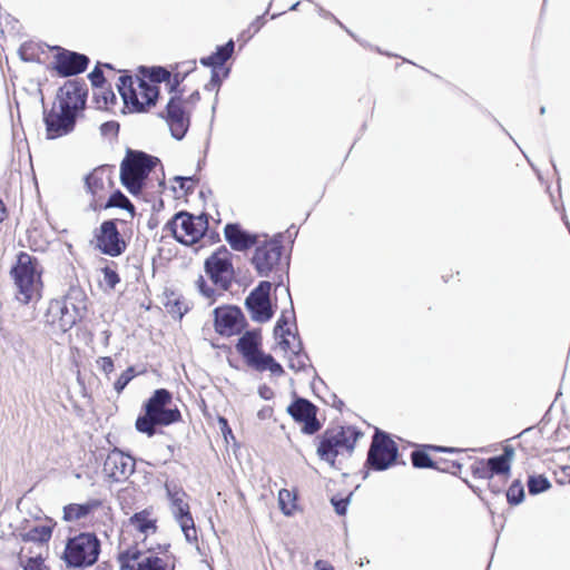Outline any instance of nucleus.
<instances>
[{
  "label": "nucleus",
  "mask_w": 570,
  "mask_h": 570,
  "mask_svg": "<svg viewBox=\"0 0 570 570\" xmlns=\"http://www.w3.org/2000/svg\"><path fill=\"white\" fill-rule=\"evenodd\" d=\"M101 542L94 532H80L66 542L61 559L68 568L86 569L100 556Z\"/></svg>",
  "instance_id": "10"
},
{
  "label": "nucleus",
  "mask_w": 570,
  "mask_h": 570,
  "mask_svg": "<svg viewBox=\"0 0 570 570\" xmlns=\"http://www.w3.org/2000/svg\"><path fill=\"white\" fill-rule=\"evenodd\" d=\"M43 268L35 256L19 252L10 268V276L16 287L14 297L23 305L37 303L42 297Z\"/></svg>",
  "instance_id": "3"
},
{
  "label": "nucleus",
  "mask_w": 570,
  "mask_h": 570,
  "mask_svg": "<svg viewBox=\"0 0 570 570\" xmlns=\"http://www.w3.org/2000/svg\"><path fill=\"white\" fill-rule=\"evenodd\" d=\"M471 473L474 479H491V473H489L485 459H475L474 462L471 464Z\"/></svg>",
  "instance_id": "38"
},
{
  "label": "nucleus",
  "mask_w": 570,
  "mask_h": 570,
  "mask_svg": "<svg viewBox=\"0 0 570 570\" xmlns=\"http://www.w3.org/2000/svg\"><path fill=\"white\" fill-rule=\"evenodd\" d=\"M128 525L144 535V540L158 531V518L151 508L134 513L128 519Z\"/></svg>",
  "instance_id": "27"
},
{
  "label": "nucleus",
  "mask_w": 570,
  "mask_h": 570,
  "mask_svg": "<svg viewBox=\"0 0 570 570\" xmlns=\"http://www.w3.org/2000/svg\"><path fill=\"white\" fill-rule=\"evenodd\" d=\"M364 433L354 425L326 429L320 436L316 453L322 461L335 468L340 458H351Z\"/></svg>",
  "instance_id": "6"
},
{
  "label": "nucleus",
  "mask_w": 570,
  "mask_h": 570,
  "mask_svg": "<svg viewBox=\"0 0 570 570\" xmlns=\"http://www.w3.org/2000/svg\"><path fill=\"white\" fill-rule=\"evenodd\" d=\"M135 466L136 461L131 455L124 453L119 449H114L108 453L104 462V472L112 481L120 482L135 471Z\"/></svg>",
  "instance_id": "21"
},
{
  "label": "nucleus",
  "mask_w": 570,
  "mask_h": 570,
  "mask_svg": "<svg viewBox=\"0 0 570 570\" xmlns=\"http://www.w3.org/2000/svg\"><path fill=\"white\" fill-rule=\"evenodd\" d=\"M188 73V71H186L184 75H181L180 72H175L171 77H170V92L176 94L177 91L181 92V95L184 94V90L183 89H179V85L183 82V80L185 79L186 75Z\"/></svg>",
  "instance_id": "49"
},
{
  "label": "nucleus",
  "mask_w": 570,
  "mask_h": 570,
  "mask_svg": "<svg viewBox=\"0 0 570 570\" xmlns=\"http://www.w3.org/2000/svg\"><path fill=\"white\" fill-rule=\"evenodd\" d=\"M254 247L255 250L252 257V264L258 275L268 276L269 273L279 267L285 253L283 236L281 234L272 238H265L264 240L258 238Z\"/></svg>",
  "instance_id": "14"
},
{
  "label": "nucleus",
  "mask_w": 570,
  "mask_h": 570,
  "mask_svg": "<svg viewBox=\"0 0 570 570\" xmlns=\"http://www.w3.org/2000/svg\"><path fill=\"white\" fill-rule=\"evenodd\" d=\"M247 323L240 308L224 305L214 309L215 331L226 337L242 334Z\"/></svg>",
  "instance_id": "17"
},
{
  "label": "nucleus",
  "mask_w": 570,
  "mask_h": 570,
  "mask_svg": "<svg viewBox=\"0 0 570 570\" xmlns=\"http://www.w3.org/2000/svg\"><path fill=\"white\" fill-rule=\"evenodd\" d=\"M24 549H26L24 547L21 548L20 554L23 553Z\"/></svg>",
  "instance_id": "64"
},
{
  "label": "nucleus",
  "mask_w": 570,
  "mask_h": 570,
  "mask_svg": "<svg viewBox=\"0 0 570 570\" xmlns=\"http://www.w3.org/2000/svg\"><path fill=\"white\" fill-rule=\"evenodd\" d=\"M102 501L90 499L85 503H70L63 507V520L73 522L87 518L101 508Z\"/></svg>",
  "instance_id": "28"
},
{
  "label": "nucleus",
  "mask_w": 570,
  "mask_h": 570,
  "mask_svg": "<svg viewBox=\"0 0 570 570\" xmlns=\"http://www.w3.org/2000/svg\"><path fill=\"white\" fill-rule=\"evenodd\" d=\"M563 473L569 476V483H570V465L563 468Z\"/></svg>",
  "instance_id": "59"
},
{
  "label": "nucleus",
  "mask_w": 570,
  "mask_h": 570,
  "mask_svg": "<svg viewBox=\"0 0 570 570\" xmlns=\"http://www.w3.org/2000/svg\"><path fill=\"white\" fill-rule=\"evenodd\" d=\"M562 219H563V222H564V224H566V226H567V228L569 229V233H570V223L568 222L567 216L563 215Z\"/></svg>",
  "instance_id": "61"
},
{
  "label": "nucleus",
  "mask_w": 570,
  "mask_h": 570,
  "mask_svg": "<svg viewBox=\"0 0 570 570\" xmlns=\"http://www.w3.org/2000/svg\"><path fill=\"white\" fill-rule=\"evenodd\" d=\"M524 497L523 487L519 481L512 482L507 491L508 502L511 504H518Z\"/></svg>",
  "instance_id": "39"
},
{
  "label": "nucleus",
  "mask_w": 570,
  "mask_h": 570,
  "mask_svg": "<svg viewBox=\"0 0 570 570\" xmlns=\"http://www.w3.org/2000/svg\"><path fill=\"white\" fill-rule=\"evenodd\" d=\"M235 348L248 367L257 372L269 371L277 376L284 374L283 366L263 351V336L259 330L243 333Z\"/></svg>",
  "instance_id": "9"
},
{
  "label": "nucleus",
  "mask_w": 570,
  "mask_h": 570,
  "mask_svg": "<svg viewBox=\"0 0 570 570\" xmlns=\"http://www.w3.org/2000/svg\"><path fill=\"white\" fill-rule=\"evenodd\" d=\"M264 20L262 17H257L248 27L246 31L242 33V38L244 41H247L250 39L255 33L259 31V29L263 27Z\"/></svg>",
  "instance_id": "44"
},
{
  "label": "nucleus",
  "mask_w": 570,
  "mask_h": 570,
  "mask_svg": "<svg viewBox=\"0 0 570 570\" xmlns=\"http://www.w3.org/2000/svg\"><path fill=\"white\" fill-rule=\"evenodd\" d=\"M90 208L95 212L107 210L110 208H120L128 213L129 219L134 220L136 216V207L130 199L120 190L112 189L106 198L99 204H90Z\"/></svg>",
  "instance_id": "26"
},
{
  "label": "nucleus",
  "mask_w": 570,
  "mask_h": 570,
  "mask_svg": "<svg viewBox=\"0 0 570 570\" xmlns=\"http://www.w3.org/2000/svg\"><path fill=\"white\" fill-rule=\"evenodd\" d=\"M218 423H219L220 430H222V432L224 433L225 436H226V433H232V429L228 425L227 419L220 416L218 419Z\"/></svg>",
  "instance_id": "54"
},
{
  "label": "nucleus",
  "mask_w": 570,
  "mask_h": 570,
  "mask_svg": "<svg viewBox=\"0 0 570 570\" xmlns=\"http://www.w3.org/2000/svg\"><path fill=\"white\" fill-rule=\"evenodd\" d=\"M534 475H529L528 478V491L530 494H534Z\"/></svg>",
  "instance_id": "56"
},
{
  "label": "nucleus",
  "mask_w": 570,
  "mask_h": 570,
  "mask_svg": "<svg viewBox=\"0 0 570 570\" xmlns=\"http://www.w3.org/2000/svg\"><path fill=\"white\" fill-rule=\"evenodd\" d=\"M53 52L52 61L48 67L60 77H71L87 70L89 58L86 55L68 50L60 46L51 48Z\"/></svg>",
  "instance_id": "16"
},
{
  "label": "nucleus",
  "mask_w": 570,
  "mask_h": 570,
  "mask_svg": "<svg viewBox=\"0 0 570 570\" xmlns=\"http://www.w3.org/2000/svg\"><path fill=\"white\" fill-rule=\"evenodd\" d=\"M271 288L272 284L263 281L246 297L245 305L250 313V317L256 322L265 323L273 317Z\"/></svg>",
  "instance_id": "18"
},
{
  "label": "nucleus",
  "mask_w": 570,
  "mask_h": 570,
  "mask_svg": "<svg viewBox=\"0 0 570 570\" xmlns=\"http://www.w3.org/2000/svg\"><path fill=\"white\" fill-rule=\"evenodd\" d=\"M285 326H287V322L279 320L275 328L276 334L278 333V331L281 332L279 345L285 351L294 352V341L296 340V335L293 334L288 327L285 328Z\"/></svg>",
  "instance_id": "33"
},
{
  "label": "nucleus",
  "mask_w": 570,
  "mask_h": 570,
  "mask_svg": "<svg viewBox=\"0 0 570 570\" xmlns=\"http://www.w3.org/2000/svg\"><path fill=\"white\" fill-rule=\"evenodd\" d=\"M233 52L234 41L229 40L224 46L218 47L214 53L200 59L203 66L213 68L210 80L205 85L206 90L212 91L220 87L222 79L216 68L222 67L232 57Z\"/></svg>",
  "instance_id": "23"
},
{
  "label": "nucleus",
  "mask_w": 570,
  "mask_h": 570,
  "mask_svg": "<svg viewBox=\"0 0 570 570\" xmlns=\"http://www.w3.org/2000/svg\"><path fill=\"white\" fill-rule=\"evenodd\" d=\"M174 517H178L185 513L190 512V507L186 501L187 494L183 489H177L168 492Z\"/></svg>",
  "instance_id": "32"
},
{
  "label": "nucleus",
  "mask_w": 570,
  "mask_h": 570,
  "mask_svg": "<svg viewBox=\"0 0 570 570\" xmlns=\"http://www.w3.org/2000/svg\"><path fill=\"white\" fill-rule=\"evenodd\" d=\"M118 91L125 106L132 112L148 111L155 106L159 96V87L141 78L134 79L129 75L119 77Z\"/></svg>",
  "instance_id": "11"
},
{
  "label": "nucleus",
  "mask_w": 570,
  "mask_h": 570,
  "mask_svg": "<svg viewBox=\"0 0 570 570\" xmlns=\"http://www.w3.org/2000/svg\"><path fill=\"white\" fill-rule=\"evenodd\" d=\"M191 111L185 106L181 92L177 91L169 98L161 117L166 120L171 136L177 140L183 139L190 126Z\"/></svg>",
  "instance_id": "15"
},
{
  "label": "nucleus",
  "mask_w": 570,
  "mask_h": 570,
  "mask_svg": "<svg viewBox=\"0 0 570 570\" xmlns=\"http://www.w3.org/2000/svg\"><path fill=\"white\" fill-rule=\"evenodd\" d=\"M514 456V450L511 446H505L503 449L502 454L498 456H493L490 459H485V463L489 470V473H491V478L494 475L503 476L504 479L508 478L510 473L511 462Z\"/></svg>",
  "instance_id": "29"
},
{
  "label": "nucleus",
  "mask_w": 570,
  "mask_h": 570,
  "mask_svg": "<svg viewBox=\"0 0 570 570\" xmlns=\"http://www.w3.org/2000/svg\"><path fill=\"white\" fill-rule=\"evenodd\" d=\"M101 67L114 70L112 66L109 63H98L88 75V78L94 87L102 88L106 82Z\"/></svg>",
  "instance_id": "37"
},
{
  "label": "nucleus",
  "mask_w": 570,
  "mask_h": 570,
  "mask_svg": "<svg viewBox=\"0 0 570 570\" xmlns=\"http://www.w3.org/2000/svg\"><path fill=\"white\" fill-rule=\"evenodd\" d=\"M179 523L181 531L185 534L187 541H196L197 540V531L195 528V521L190 512L178 515L175 518Z\"/></svg>",
  "instance_id": "34"
},
{
  "label": "nucleus",
  "mask_w": 570,
  "mask_h": 570,
  "mask_svg": "<svg viewBox=\"0 0 570 570\" xmlns=\"http://www.w3.org/2000/svg\"><path fill=\"white\" fill-rule=\"evenodd\" d=\"M173 402L171 393L166 389L156 390L144 403V414L135 422L138 432L151 438L157 433V426H168L183 420L177 406L169 407Z\"/></svg>",
  "instance_id": "5"
},
{
  "label": "nucleus",
  "mask_w": 570,
  "mask_h": 570,
  "mask_svg": "<svg viewBox=\"0 0 570 570\" xmlns=\"http://www.w3.org/2000/svg\"><path fill=\"white\" fill-rule=\"evenodd\" d=\"M224 235L232 249L236 252H245L254 247L258 239L257 235L244 230L237 223L226 224Z\"/></svg>",
  "instance_id": "25"
},
{
  "label": "nucleus",
  "mask_w": 570,
  "mask_h": 570,
  "mask_svg": "<svg viewBox=\"0 0 570 570\" xmlns=\"http://www.w3.org/2000/svg\"><path fill=\"white\" fill-rule=\"evenodd\" d=\"M88 87L83 80H67L58 88L51 107L43 110L46 138L53 140L71 134L86 109Z\"/></svg>",
  "instance_id": "1"
},
{
  "label": "nucleus",
  "mask_w": 570,
  "mask_h": 570,
  "mask_svg": "<svg viewBox=\"0 0 570 570\" xmlns=\"http://www.w3.org/2000/svg\"><path fill=\"white\" fill-rule=\"evenodd\" d=\"M178 180L180 181V188L189 189V186H187V184L191 183V178L179 177Z\"/></svg>",
  "instance_id": "57"
},
{
  "label": "nucleus",
  "mask_w": 570,
  "mask_h": 570,
  "mask_svg": "<svg viewBox=\"0 0 570 570\" xmlns=\"http://www.w3.org/2000/svg\"><path fill=\"white\" fill-rule=\"evenodd\" d=\"M119 178L128 193L138 196L154 188L155 181L164 186V167L158 157L128 148L120 163Z\"/></svg>",
  "instance_id": "2"
},
{
  "label": "nucleus",
  "mask_w": 570,
  "mask_h": 570,
  "mask_svg": "<svg viewBox=\"0 0 570 570\" xmlns=\"http://www.w3.org/2000/svg\"><path fill=\"white\" fill-rule=\"evenodd\" d=\"M60 308V312H61V317L59 320V328L63 332L68 331L69 328L72 327V325L76 323V320L73 316L71 315H68V317H66V315L68 314L67 312V308L66 307H59Z\"/></svg>",
  "instance_id": "46"
},
{
  "label": "nucleus",
  "mask_w": 570,
  "mask_h": 570,
  "mask_svg": "<svg viewBox=\"0 0 570 570\" xmlns=\"http://www.w3.org/2000/svg\"><path fill=\"white\" fill-rule=\"evenodd\" d=\"M8 218V209L3 200L0 198V223Z\"/></svg>",
  "instance_id": "55"
},
{
  "label": "nucleus",
  "mask_w": 570,
  "mask_h": 570,
  "mask_svg": "<svg viewBox=\"0 0 570 570\" xmlns=\"http://www.w3.org/2000/svg\"><path fill=\"white\" fill-rule=\"evenodd\" d=\"M134 236V220L109 218L94 229L91 244L102 255L121 256L128 249Z\"/></svg>",
  "instance_id": "7"
},
{
  "label": "nucleus",
  "mask_w": 570,
  "mask_h": 570,
  "mask_svg": "<svg viewBox=\"0 0 570 570\" xmlns=\"http://www.w3.org/2000/svg\"><path fill=\"white\" fill-rule=\"evenodd\" d=\"M209 238H210L212 243H217L220 240L219 234L217 232H212L209 234Z\"/></svg>",
  "instance_id": "58"
},
{
  "label": "nucleus",
  "mask_w": 570,
  "mask_h": 570,
  "mask_svg": "<svg viewBox=\"0 0 570 570\" xmlns=\"http://www.w3.org/2000/svg\"><path fill=\"white\" fill-rule=\"evenodd\" d=\"M277 502L279 510L286 517H293L302 511L298 504V491L296 489H282L278 491Z\"/></svg>",
  "instance_id": "30"
},
{
  "label": "nucleus",
  "mask_w": 570,
  "mask_h": 570,
  "mask_svg": "<svg viewBox=\"0 0 570 570\" xmlns=\"http://www.w3.org/2000/svg\"><path fill=\"white\" fill-rule=\"evenodd\" d=\"M43 550H39V552L35 553L27 559L24 564V570H42L45 558L42 556Z\"/></svg>",
  "instance_id": "43"
},
{
  "label": "nucleus",
  "mask_w": 570,
  "mask_h": 570,
  "mask_svg": "<svg viewBox=\"0 0 570 570\" xmlns=\"http://www.w3.org/2000/svg\"><path fill=\"white\" fill-rule=\"evenodd\" d=\"M104 275V283L109 289H114L120 283V276L116 268L105 266L101 268Z\"/></svg>",
  "instance_id": "40"
},
{
  "label": "nucleus",
  "mask_w": 570,
  "mask_h": 570,
  "mask_svg": "<svg viewBox=\"0 0 570 570\" xmlns=\"http://www.w3.org/2000/svg\"><path fill=\"white\" fill-rule=\"evenodd\" d=\"M294 356L289 360V367L296 371H301L305 368L307 356L305 354H301L298 352H293Z\"/></svg>",
  "instance_id": "45"
},
{
  "label": "nucleus",
  "mask_w": 570,
  "mask_h": 570,
  "mask_svg": "<svg viewBox=\"0 0 570 570\" xmlns=\"http://www.w3.org/2000/svg\"><path fill=\"white\" fill-rule=\"evenodd\" d=\"M185 106L190 109V111L194 109V107L200 101V94L198 90H195L191 92L186 99L184 98Z\"/></svg>",
  "instance_id": "51"
},
{
  "label": "nucleus",
  "mask_w": 570,
  "mask_h": 570,
  "mask_svg": "<svg viewBox=\"0 0 570 570\" xmlns=\"http://www.w3.org/2000/svg\"><path fill=\"white\" fill-rule=\"evenodd\" d=\"M546 112V108L544 107H541L540 108V114H544Z\"/></svg>",
  "instance_id": "63"
},
{
  "label": "nucleus",
  "mask_w": 570,
  "mask_h": 570,
  "mask_svg": "<svg viewBox=\"0 0 570 570\" xmlns=\"http://www.w3.org/2000/svg\"><path fill=\"white\" fill-rule=\"evenodd\" d=\"M562 219H563V222H564V224H566V226H567V228L569 229V233H570V223L568 222L567 216L563 215Z\"/></svg>",
  "instance_id": "60"
},
{
  "label": "nucleus",
  "mask_w": 570,
  "mask_h": 570,
  "mask_svg": "<svg viewBox=\"0 0 570 570\" xmlns=\"http://www.w3.org/2000/svg\"><path fill=\"white\" fill-rule=\"evenodd\" d=\"M315 570H335V569L328 561L317 560L315 562Z\"/></svg>",
  "instance_id": "53"
},
{
  "label": "nucleus",
  "mask_w": 570,
  "mask_h": 570,
  "mask_svg": "<svg viewBox=\"0 0 570 570\" xmlns=\"http://www.w3.org/2000/svg\"><path fill=\"white\" fill-rule=\"evenodd\" d=\"M96 101L101 108H109L115 105L116 96L110 89H104L100 94L96 95Z\"/></svg>",
  "instance_id": "42"
},
{
  "label": "nucleus",
  "mask_w": 570,
  "mask_h": 570,
  "mask_svg": "<svg viewBox=\"0 0 570 570\" xmlns=\"http://www.w3.org/2000/svg\"><path fill=\"white\" fill-rule=\"evenodd\" d=\"M208 225L207 214L193 215L179 212L166 224V229L170 230L177 242L194 245L206 235Z\"/></svg>",
  "instance_id": "12"
},
{
  "label": "nucleus",
  "mask_w": 570,
  "mask_h": 570,
  "mask_svg": "<svg viewBox=\"0 0 570 570\" xmlns=\"http://www.w3.org/2000/svg\"><path fill=\"white\" fill-rule=\"evenodd\" d=\"M562 219H563V222H564V224H566V226H567V228L569 229V233H570V223L568 222L567 216L563 215Z\"/></svg>",
  "instance_id": "62"
},
{
  "label": "nucleus",
  "mask_w": 570,
  "mask_h": 570,
  "mask_svg": "<svg viewBox=\"0 0 570 570\" xmlns=\"http://www.w3.org/2000/svg\"><path fill=\"white\" fill-rule=\"evenodd\" d=\"M399 446L384 431L375 430L367 452L365 466L374 471H385L396 463Z\"/></svg>",
  "instance_id": "13"
},
{
  "label": "nucleus",
  "mask_w": 570,
  "mask_h": 570,
  "mask_svg": "<svg viewBox=\"0 0 570 570\" xmlns=\"http://www.w3.org/2000/svg\"><path fill=\"white\" fill-rule=\"evenodd\" d=\"M332 503H333L337 514L344 515L346 513V509H347V504H348V501L346 499H340V500L332 499Z\"/></svg>",
  "instance_id": "52"
},
{
  "label": "nucleus",
  "mask_w": 570,
  "mask_h": 570,
  "mask_svg": "<svg viewBox=\"0 0 570 570\" xmlns=\"http://www.w3.org/2000/svg\"><path fill=\"white\" fill-rule=\"evenodd\" d=\"M50 239L41 227H31L27 232V245L33 252L43 253L50 245Z\"/></svg>",
  "instance_id": "31"
},
{
  "label": "nucleus",
  "mask_w": 570,
  "mask_h": 570,
  "mask_svg": "<svg viewBox=\"0 0 570 570\" xmlns=\"http://www.w3.org/2000/svg\"><path fill=\"white\" fill-rule=\"evenodd\" d=\"M550 481L543 474H537V494L550 489Z\"/></svg>",
  "instance_id": "50"
},
{
  "label": "nucleus",
  "mask_w": 570,
  "mask_h": 570,
  "mask_svg": "<svg viewBox=\"0 0 570 570\" xmlns=\"http://www.w3.org/2000/svg\"><path fill=\"white\" fill-rule=\"evenodd\" d=\"M204 268L214 286L206 283L203 276L197 279V287L209 304H214L219 295L228 291L235 278L233 254L225 246H219L205 259Z\"/></svg>",
  "instance_id": "4"
},
{
  "label": "nucleus",
  "mask_w": 570,
  "mask_h": 570,
  "mask_svg": "<svg viewBox=\"0 0 570 570\" xmlns=\"http://www.w3.org/2000/svg\"><path fill=\"white\" fill-rule=\"evenodd\" d=\"M287 413L302 425V432L305 434H314L322 428L316 417L317 407L306 399L297 397L287 407Z\"/></svg>",
  "instance_id": "19"
},
{
  "label": "nucleus",
  "mask_w": 570,
  "mask_h": 570,
  "mask_svg": "<svg viewBox=\"0 0 570 570\" xmlns=\"http://www.w3.org/2000/svg\"><path fill=\"white\" fill-rule=\"evenodd\" d=\"M170 77H171V72L168 71L166 68H163V67H153L150 70H149V73H148V78L149 80H147L149 83L151 85H157L159 87V85L164 81H170Z\"/></svg>",
  "instance_id": "36"
},
{
  "label": "nucleus",
  "mask_w": 570,
  "mask_h": 570,
  "mask_svg": "<svg viewBox=\"0 0 570 570\" xmlns=\"http://www.w3.org/2000/svg\"><path fill=\"white\" fill-rule=\"evenodd\" d=\"M87 189L91 195L90 204H99L115 187L112 167L108 165L95 168L86 178Z\"/></svg>",
  "instance_id": "20"
},
{
  "label": "nucleus",
  "mask_w": 570,
  "mask_h": 570,
  "mask_svg": "<svg viewBox=\"0 0 570 570\" xmlns=\"http://www.w3.org/2000/svg\"><path fill=\"white\" fill-rule=\"evenodd\" d=\"M135 368L129 366L126 371H124L118 379L116 380L114 387L118 394H120L128 383L135 377Z\"/></svg>",
  "instance_id": "41"
},
{
  "label": "nucleus",
  "mask_w": 570,
  "mask_h": 570,
  "mask_svg": "<svg viewBox=\"0 0 570 570\" xmlns=\"http://www.w3.org/2000/svg\"><path fill=\"white\" fill-rule=\"evenodd\" d=\"M98 368L105 374H110L115 370L114 361L110 356H101L97 360Z\"/></svg>",
  "instance_id": "47"
},
{
  "label": "nucleus",
  "mask_w": 570,
  "mask_h": 570,
  "mask_svg": "<svg viewBox=\"0 0 570 570\" xmlns=\"http://www.w3.org/2000/svg\"><path fill=\"white\" fill-rule=\"evenodd\" d=\"M431 452L459 455L463 452V450L458 448L424 444L420 450H415L411 453V461L413 466L417 469H435L436 456L432 458L430 454Z\"/></svg>",
  "instance_id": "24"
},
{
  "label": "nucleus",
  "mask_w": 570,
  "mask_h": 570,
  "mask_svg": "<svg viewBox=\"0 0 570 570\" xmlns=\"http://www.w3.org/2000/svg\"><path fill=\"white\" fill-rule=\"evenodd\" d=\"M449 456H436L435 461V470L441 472H446L451 474H456L461 471L462 464L453 455L448 454Z\"/></svg>",
  "instance_id": "35"
},
{
  "label": "nucleus",
  "mask_w": 570,
  "mask_h": 570,
  "mask_svg": "<svg viewBox=\"0 0 570 570\" xmlns=\"http://www.w3.org/2000/svg\"><path fill=\"white\" fill-rule=\"evenodd\" d=\"M100 131L105 136H117L119 132V124L117 121H107L100 126Z\"/></svg>",
  "instance_id": "48"
},
{
  "label": "nucleus",
  "mask_w": 570,
  "mask_h": 570,
  "mask_svg": "<svg viewBox=\"0 0 570 570\" xmlns=\"http://www.w3.org/2000/svg\"><path fill=\"white\" fill-rule=\"evenodd\" d=\"M55 527L56 522L47 518L40 523L23 527L19 532V538L23 543H33L38 550L47 552Z\"/></svg>",
  "instance_id": "22"
},
{
  "label": "nucleus",
  "mask_w": 570,
  "mask_h": 570,
  "mask_svg": "<svg viewBox=\"0 0 570 570\" xmlns=\"http://www.w3.org/2000/svg\"><path fill=\"white\" fill-rule=\"evenodd\" d=\"M119 570H176L177 559L173 553H145L138 544L119 542L116 557Z\"/></svg>",
  "instance_id": "8"
}]
</instances>
